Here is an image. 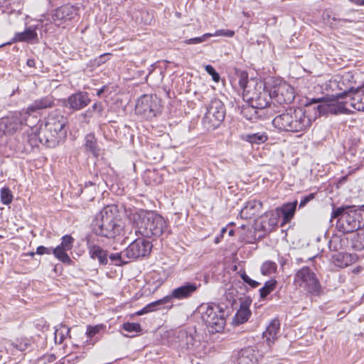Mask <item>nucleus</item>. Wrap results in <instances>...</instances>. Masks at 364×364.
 Listing matches in <instances>:
<instances>
[{
  "instance_id": "obj_1",
  "label": "nucleus",
  "mask_w": 364,
  "mask_h": 364,
  "mask_svg": "<svg viewBox=\"0 0 364 364\" xmlns=\"http://www.w3.org/2000/svg\"><path fill=\"white\" fill-rule=\"evenodd\" d=\"M67 123V119L63 114L53 112L43 125L39 128L34 127V132L27 136V141L31 146H38L40 142L47 147L54 148L65 139Z\"/></svg>"
},
{
  "instance_id": "obj_2",
  "label": "nucleus",
  "mask_w": 364,
  "mask_h": 364,
  "mask_svg": "<svg viewBox=\"0 0 364 364\" xmlns=\"http://www.w3.org/2000/svg\"><path fill=\"white\" fill-rule=\"evenodd\" d=\"M311 117L301 107L289 108L285 112L275 117L273 126L279 131L299 132L308 129L311 125Z\"/></svg>"
},
{
  "instance_id": "obj_3",
  "label": "nucleus",
  "mask_w": 364,
  "mask_h": 364,
  "mask_svg": "<svg viewBox=\"0 0 364 364\" xmlns=\"http://www.w3.org/2000/svg\"><path fill=\"white\" fill-rule=\"evenodd\" d=\"M118 218V210L114 205L105 206L96 215L92 222L94 232L100 236L114 238L122 230Z\"/></svg>"
},
{
  "instance_id": "obj_4",
  "label": "nucleus",
  "mask_w": 364,
  "mask_h": 364,
  "mask_svg": "<svg viewBox=\"0 0 364 364\" xmlns=\"http://www.w3.org/2000/svg\"><path fill=\"white\" fill-rule=\"evenodd\" d=\"M350 107L364 111V85L350 92L344 102H324L317 106L319 114H345L350 112Z\"/></svg>"
},
{
  "instance_id": "obj_5",
  "label": "nucleus",
  "mask_w": 364,
  "mask_h": 364,
  "mask_svg": "<svg viewBox=\"0 0 364 364\" xmlns=\"http://www.w3.org/2000/svg\"><path fill=\"white\" fill-rule=\"evenodd\" d=\"M364 210L355 206H342L333 210L331 219L337 218L336 228L343 233L353 232L362 226Z\"/></svg>"
},
{
  "instance_id": "obj_6",
  "label": "nucleus",
  "mask_w": 364,
  "mask_h": 364,
  "mask_svg": "<svg viewBox=\"0 0 364 364\" xmlns=\"http://www.w3.org/2000/svg\"><path fill=\"white\" fill-rule=\"evenodd\" d=\"M136 232L143 237H159L166 230V222L160 215L152 211L143 212L138 215Z\"/></svg>"
},
{
  "instance_id": "obj_7",
  "label": "nucleus",
  "mask_w": 364,
  "mask_h": 364,
  "mask_svg": "<svg viewBox=\"0 0 364 364\" xmlns=\"http://www.w3.org/2000/svg\"><path fill=\"white\" fill-rule=\"evenodd\" d=\"M201 318L212 333L222 331L225 326V311L215 304H203L198 308Z\"/></svg>"
},
{
  "instance_id": "obj_8",
  "label": "nucleus",
  "mask_w": 364,
  "mask_h": 364,
  "mask_svg": "<svg viewBox=\"0 0 364 364\" xmlns=\"http://www.w3.org/2000/svg\"><path fill=\"white\" fill-rule=\"evenodd\" d=\"M28 115L23 109L15 112L3 117L0 120V132L5 135H12L18 130L23 129V126L28 127L26 132L28 135L34 132V124H30Z\"/></svg>"
},
{
  "instance_id": "obj_9",
  "label": "nucleus",
  "mask_w": 364,
  "mask_h": 364,
  "mask_svg": "<svg viewBox=\"0 0 364 364\" xmlns=\"http://www.w3.org/2000/svg\"><path fill=\"white\" fill-rule=\"evenodd\" d=\"M225 109L223 103L218 99H213L206 107L203 118V124L207 130H214L223 122Z\"/></svg>"
},
{
  "instance_id": "obj_10",
  "label": "nucleus",
  "mask_w": 364,
  "mask_h": 364,
  "mask_svg": "<svg viewBox=\"0 0 364 364\" xmlns=\"http://www.w3.org/2000/svg\"><path fill=\"white\" fill-rule=\"evenodd\" d=\"M294 283L296 286L313 294H318L321 289L315 273L307 267H304L296 272Z\"/></svg>"
},
{
  "instance_id": "obj_11",
  "label": "nucleus",
  "mask_w": 364,
  "mask_h": 364,
  "mask_svg": "<svg viewBox=\"0 0 364 364\" xmlns=\"http://www.w3.org/2000/svg\"><path fill=\"white\" fill-rule=\"evenodd\" d=\"M160 100L156 95H144L136 102L135 112L145 119H151L160 111Z\"/></svg>"
},
{
  "instance_id": "obj_12",
  "label": "nucleus",
  "mask_w": 364,
  "mask_h": 364,
  "mask_svg": "<svg viewBox=\"0 0 364 364\" xmlns=\"http://www.w3.org/2000/svg\"><path fill=\"white\" fill-rule=\"evenodd\" d=\"M272 104L283 105L290 104L295 97L294 88L286 82H276L270 88Z\"/></svg>"
},
{
  "instance_id": "obj_13",
  "label": "nucleus",
  "mask_w": 364,
  "mask_h": 364,
  "mask_svg": "<svg viewBox=\"0 0 364 364\" xmlns=\"http://www.w3.org/2000/svg\"><path fill=\"white\" fill-rule=\"evenodd\" d=\"M54 105L51 97L46 96L33 101L26 109H23L28 115L30 124L34 126L40 122V111L44 109L52 107Z\"/></svg>"
},
{
  "instance_id": "obj_14",
  "label": "nucleus",
  "mask_w": 364,
  "mask_h": 364,
  "mask_svg": "<svg viewBox=\"0 0 364 364\" xmlns=\"http://www.w3.org/2000/svg\"><path fill=\"white\" fill-rule=\"evenodd\" d=\"M152 248L151 243L144 238L139 237L134 240L124 250V255L127 259H137L148 255Z\"/></svg>"
},
{
  "instance_id": "obj_15",
  "label": "nucleus",
  "mask_w": 364,
  "mask_h": 364,
  "mask_svg": "<svg viewBox=\"0 0 364 364\" xmlns=\"http://www.w3.org/2000/svg\"><path fill=\"white\" fill-rule=\"evenodd\" d=\"M255 91L251 92L246 96L247 101L257 109H264L272 104V98L270 95V89L266 90L259 85V89L255 88Z\"/></svg>"
},
{
  "instance_id": "obj_16",
  "label": "nucleus",
  "mask_w": 364,
  "mask_h": 364,
  "mask_svg": "<svg viewBox=\"0 0 364 364\" xmlns=\"http://www.w3.org/2000/svg\"><path fill=\"white\" fill-rule=\"evenodd\" d=\"M60 245L53 250V254L55 257L64 264H70L72 260L67 254V251L70 250L73 247L74 238L66 235L62 237Z\"/></svg>"
},
{
  "instance_id": "obj_17",
  "label": "nucleus",
  "mask_w": 364,
  "mask_h": 364,
  "mask_svg": "<svg viewBox=\"0 0 364 364\" xmlns=\"http://www.w3.org/2000/svg\"><path fill=\"white\" fill-rule=\"evenodd\" d=\"M199 285L196 283L186 282L184 284L173 289L171 294L168 295L169 301L172 299L183 300L186 299L193 296L197 291Z\"/></svg>"
},
{
  "instance_id": "obj_18",
  "label": "nucleus",
  "mask_w": 364,
  "mask_h": 364,
  "mask_svg": "<svg viewBox=\"0 0 364 364\" xmlns=\"http://www.w3.org/2000/svg\"><path fill=\"white\" fill-rule=\"evenodd\" d=\"M77 15L76 9L70 5H65L58 8L52 16L53 22L60 26L68 21H71Z\"/></svg>"
},
{
  "instance_id": "obj_19",
  "label": "nucleus",
  "mask_w": 364,
  "mask_h": 364,
  "mask_svg": "<svg viewBox=\"0 0 364 364\" xmlns=\"http://www.w3.org/2000/svg\"><path fill=\"white\" fill-rule=\"evenodd\" d=\"M91 100L86 92L72 94L65 102V107L73 110H80L89 105Z\"/></svg>"
},
{
  "instance_id": "obj_20",
  "label": "nucleus",
  "mask_w": 364,
  "mask_h": 364,
  "mask_svg": "<svg viewBox=\"0 0 364 364\" xmlns=\"http://www.w3.org/2000/svg\"><path fill=\"white\" fill-rule=\"evenodd\" d=\"M322 89L327 92V95L331 96V99H318L317 102L323 104L324 102H338L337 100L341 98V92H338V84L336 82V75L333 76L329 80L325 82L322 86Z\"/></svg>"
},
{
  "instance_id": "obj_21",
  "label": "nucleus",
  "mask_w": 364,
  "mask_h": 364,
  "mask_svg": "<svg viewBox=\"0 0 364 364\" xmlns=\"http://www.w3.org/2000/svg\"><path fill=\"white\" fill-rule=\"evenodd\" d=\"M87 247L90 257L93 259H97L100 264L105 265L108 262V255L106 250H104L100 246L92 244L87 240Z\"/></svg>"
},
{
  "instance_id": "obj_22",
  "label": "nucleus",
  "mask_w": 364,
  "mask_h": 364,
  "mask_svg": "<svg viewBox=\"0 0 364 364\" xmlns=\"http://www.w3.org/2000/svg\"><path fill=\"white\" fill-rule=\"evenodd\" d=\"M262 208V203L259 200H252L248 201L246 205L241 210L240 215L242 218L250 219L259 214Z\"/></svg>"
},
{
  "instance_id": "obj_23",
  "label": "nucleus",
  "mask_w": 364,
  "mask_h": 364,
  "mask_svg": "<svg viewBox=\"0 0 364 364\" xmlns=\"http://www.w3.org/2000/svg\"><path fill=\"white\" fill-rule=\"evenodd\" d=\"M280 323L278 320H273L263 333V339L270 346L277 339Z\"/></svg>"
},
{
  "instance_id": "obj_24",
  "label": "nucleus",
  "mask_w": 364,
  "mask_h": 364,
  "mask_svg": "<svg viewBox=\"0 0 364 364\" xmlns=\"http://www.w3.org/2000/svg\"><path fill=\"white\" fill-rule=\"evenodd\" d=\"M257 356L255 350L252 348L242 349L238 353L235 364H257Z\"/></svg>"
},
{
  "instance_id": "obj_25",
  "label": "nucleus",
  "mask_w": 364,
  "mask_h": 364,
  "mask_svg": "<svg viewBox=\"0 0 364 364\" xmlns=\"http://www.w3.org/2000/svg\"><path fill=\"white\" fill-rule=\"evenodd\" d=\"M279 217V213L277 209L275 211L266 213L261 222L262 228L267 231H272L277 226Z\"/></svg>"
},
{
  "instance_id": "obj_26",
  "label": "nucleus",
  "mask_w": 364,
  "mask_h": 364,
  "mask_svg": "<svg viewBox=\"0 0 364 364\" xmlns=\"http://www.w3.org/2000/svg\"><path fill=\"white\" fill-rule=\"evenodd\" d=\"M297 201L284 204L281 208H277V211L282 215L284 223H289L294 215Z\"/></svg>"
},
{
  "instance_id": "obj_27",
  "label": "nucleus",
  "mask_w": 364,
  "mask_h": 364,
  "mask_svg": "<svg viewBox=\"0 0 364 364\" xmlns=\"http://www.w3.org/2000/svg\"><path fill=\"white\" fill-rule=\"evenodd\" d=\"M38 35L36 31V28H33L32 27H28L24 31L16 33L14 36L15 41L19 42H33L35 40H37Z\"/></svg>"
},
{
  "instance_id": "obj_28",
  "label": "nucleus",
  "mask_w": 364,
  "mask_h": 364,
  "mask_svg": "<svg viewBox=\"0 0 364 364\" xmlns=\"http://www.w3.org/2000/svg\"><path fill=\"white\" fill-rule=\"evenodd\" d=\"M348 77L345 76L336 75V82L338 84V92H341V98L344 96L346 98L350 95V92L353 91V87L348 83Z\"/></svg>"
},
{
  "instance_id": "obj_29",
  "label": "nucleus",
  "mask_w": 364,
  "mask_h": 364,
  "mask_svg": "<svg viewBox=\"0 0 364 364\" xmlns=\"http://www.w3.org/2000/svg\"><path fill=\"white\" fill-rule=\"evenodd\" d=\"M85 147L93 156H97L100 154V149L97 146L95 137L93 134H89L85 136Z\"/></svg>"
},
{
  "instance_id": "obj_30",
  "label": "nucleus",
  "mask_w": 364,
  "mask_h": 364,
  "mask_svg": "<svg viewBox=\"0 0 364 364\" xmlns=\"http://www.w3.org/2000/svg\"><path fill=\"white\" fill-rule=\"evenodd\" d=\"M168 302H170L169 297L168 296H166L161 299H159L157 301H155L154 302L149 304L145 307H144L141 311H139L137 313V314L142 315L144 314L151 312L153 311L156 310L159 306L167 304Z\"/></svg>"
},
{
  "instance_id": "obj_31",
  "label": "nucleus",
  "mask_w": 364,
  "mask_h": 364,
  "mask_svg": "<svg viewBox=\"0 0 364 364\" xmlns=\"http://www.w3.org/2000/svg\"><path fill=\"white\" fill-rule=\"evenodd\" d=\"M70 328L65 324H60L55 329V342L61 344L70 334Z\"/></svg>"
},
{
  "instance_id": "obj_32",
  "label": "nucleus",
  "mask_w": 364,
  "mask_h": 364,
  "mask_svg": "<svg viewBox=\"0 0 364 364\" xmlns=\"http://www.w3.org/2000/svg\"><path fill=\"white\" fill-rule=\"evenodd\" d=\"M245 139L251 144H260L265 142L268 139V136L264 132H257L246 134Z\"/></svg>"
},
{
  "instance_id": "obj_33",
  "label": "nucleus",
  "mask_w": 364,
  "mask_h": 364,
  "mask_svg": "<svg viewBox=\"0 0 364 364\" xmlns=\"http://www.w3.org/2000/svg\"><path fill=\"white\" fill-rule=\"evenodd\" d=\"M351 245L358 251L364 250V232H357L351 239Z\"/></svg>"
},
{
  "instance_id": "obj_34",
  "label": "nucleus",
  "mask_w": 364,
  "mask_h": 364,
  "mask_svg": "<svg viewBox=\"0 0 364 364\" xmlns=\"http://www.w3.org/2000/svg\"><path fill=\"white\" fill-rule=\"evenodd\" d=\"M277 269V265L274 262L267 260L261 265L260 272L263 275L269 276L276 273Z\"/></svg>"
},
{
  "instance_id": "obj_35",
  "label": "nucleus",
  "mask_w": 364,
  "mask_h": 364,
  "mask_svg": "<svg viewBox=\"0 0 364 364\" xmlns=\"http://www.w3.org/2000/svg\"><path fill=\"white\" fill-rule=\"evenodd\" d=\"M277 281L275 279H270L265 282L264 287L259 289V294L262 299H265L267 295L272 292L277 287Z\"/></svg>"
},
{
  "instance_id": "obj_36",
  "label": "nucleus",
  "mask_w": 364,
  "mask_h": 364,
  "mask_svg": "<svg viewBox=\"0 0 364 364\" xmlns=\"http://www.w3.org/2000/svg\"><path fill=\"white\" fill-rule=\"evenodd\" d=\"M250 315V309L247 307L241 306L235 316V321L237 323H243L248 320Z\"/></svg>"
},
{
  "instance_id": "obj_37",
  "label": "nucleus",
  "mask_w": 364,
  "mask_h": 364,
  "mask_svg": "<svg viewBox=\"0 0 364 364\" xmlns=\"http://www.w3.org/2000/svg\"><path fill=\"white\" fill-rule=\"evenodd\" d=\"M241 114L249 120L256 119L257 116V109L250 104L242 106Z\"/></svg>"
},
{
  "instance_id": "obj_38",
  "label": "nucleus",
  "mask_w": 364,
  "mask_h": 364,
  "mask_svg": "<svg viewBox=\"0 0 364 364\" xmlns=\"http://www.w3.org/2000/svg\"><path fill=\"white\" fill-rule=\"evenodd\" d=\"M349 257L350 255L341 252L333 256L335 264L341 268H343L348 265Z\"/></svg>"
},
{
  "instance_id": "obj_39",
  "label": "nucleus",
  "mask_w": 364,
  "mask_h": 364,
  "mask_svg": "<svg viewBox=\"0 0 364 364\" xmlns=\"http://www.w3.org/2000/svg\"><path fill=\"white\" fill-rule=\"evenodd\" d=\"M179 337L181 339V342L186 346V348H191L195 343V338L191 334H188L186 331H181L179 332Z\"/></svg>"
},
{
  "instance_id": "obj_40",
  "label": "nucleus",
  "mask_w": 364,
  "mask_h": 364,
  "mask_svg": "<svg viewBox=\"0 0 364 364\" xmlns=\"http://www.w3.org/2000/svg\"><path fill=\"white\" fill-rule=\"evenodd\" d=\"M126 255H124V251L122 252L112 253L109 255V258L111 262L115 265H122L127 263L124 259Z\"/></svg>"
},
{
  "instance_id": "obj_41",
  "label": "nucleus",
  "mask_w": 364,
  "mask_h": 364,
  "mask_svg": "<svg viewBox=\"0 0 364 364\" xmlns=\"http://www.w3.org/2000/svg\"><path fill=\"white\" fill-rule=\"evenodd\" d=\"M13 200V195L9 188L4 187L1 189V201L4 205L10 204Z\"/></svg>"
},
{
  "instance_id": "obj_42",
  "label": "nucleus",
  "mask_w": 364,
  "mask_h": 364,
  "mask_svg": "<svg viewBox=\"0 0 364 364\" xmlns=\"http://www.w3.org/2000/svg\"><path fill=\"white\" fill-rule=\"evenodd\" d=\"M346 22H350V21L346 18H338L335 16L328 17V23L330 26L334 28L343 26Z\"/></svg>"
},
{
  "instance_id": "obj_43",
  "label": "nucleus",
  "mask_w": 364,
  "mask_h": 364,
  "mask_svg": "<svg viewBox=\"0 0 364 364\" xmlns=\"http://www.w3.org/2000/svg\"><path fill=\"white\" fill-rule=\"evenodd\" d=\"M211 36H212V33H208L203 34V36H201L200 37H196V38L187 39L184 41V43L188 45L198 44V43H201L207 41L208 38Z\"/></svg>"
},
{
  "instance_id": "obj_44",
  "label": "nucleus",
  "mask_w": 364,
  "mask_h": 364,
  "mask_svg": "<svg viewBox=\"0 0 364 364\" xmlns=\"http://www.w3.org/2000/svg\"><path fill=\"white\" fill-rule=\"evenodd\" d=\"M239 85L241 88L243 89L245 97L249 95L251 92V85L250 82L247 81V77L246 76H242L239 81Z\"/></svg>"
},
{
  "instance_id": "obj_45",
  "label": "nucleus",
  "mask_w": 364,
  "mask_h": 364,
  "mask_svg": "<svg viewBox=\"0 0 364 364\" xmlns=\"http://www.w3.org/2000/svg\"><path fill=\"white\" fill-rule=\"evenodd\" d=\"M103 330V325H96L95 326H88L87 327L86 335L92 338L97 334H99Z\"/></svg>"
},
{
  "instance_id": "obj_46",
  "label": "nucleus",
  "mask_w": 364,
  "mask_h": 364,
  "mask_svg": "<svg viewBox=\"0 0 364 364\" xmlns=\"http://www.w3.org/2000/svg\"><path fill=\"white\" fill-rule=\"evenodd\" d=\"M123 329L127 332L137 333L141 331V326L137 323H125Z\"/></svg>"
},
{
  "instance_id": "obj_47",
  "label": "nucleus",
  "mask_w": 364,
  "mask_h": 364,
  "mask_svg": "<svg viewBox=\"0 0 364 364\" xmlns=\"http://www.w3.org/2000/svg\"><path fill=\"white\" fill-rule=\"evenodd\" d=\"M329 249L333 251H337L341 247V240L338 237L332 238L328 242Z\"/></svg>"
},
{
  "instance_id": "obj_48",
  "label": "nucleus",
  "mask_w": 364,
  "mask_h": 364,
  "mask_svg": "<svg viewBox=\"0 0 364 364\" xmlns=\"http://www.w3.org/2000/svg\"><path fill=\"white\" fill-rule=\"evenodd\" d=\"M205 71L212 76L213 80L215 82H218L220 80V75L219 74L215 71V68L210 65H207L205 66Z\"/></svg>"
},
{
  "instance_id": "obj_49",
  "label": "nucleus",
  "mask_w": 364,
  "mask_h": 364,
  "mask_svg": "<svg viewBox=\"0 0 364 364\" xmlns=\"http://www.w3.org/2000/svg\"><path fill=\"white\" fill-rule=\"evenodd\" d=\"M241 278L242 280L250 287L253 288H256L259 285V283L257 281L252 279L249 276L246 274L245 272L241 274Z\"/></svg>"
},
{
  "instance_id": "obj_50",
  "label": "nucleus",
  "mask_w": 364,
  "mask_h": 364,
  "mask_svg": "<svg viewBox=\"0 0 364 364\" xmlns=\"http://www.w3.org/2000/svg\"><path fill=\"white\" fill-rule=\"evenodd\" d=\"M234 35L235 32L233 31L225 29L217 30L214 33H212V36H223L230 38L233 37Z\"/></svg>"
},
{
  "instance_id": "obj_51",
  "label": "nucleus",
  "mask_w": 364,
  "mask_h": 364,
  "mask_svg": "<svg viewBox=\"0 0 364 364\" xmlns=\"http://www.w3.org/2000/svg\"><path fill=\"white\" fill-rule=\"evenodd\" d=\"M53 249H50V248L46 247L44 246H39L36 250V253L38 255H44V254L50 255V254L53 253Z\"/></svg>"
},
{
  "instance_id": "obj_52",
  "label": "nucleus",
  "mask_w": 364,
  "mask_h": 364,
  "mask_svg": "<svg viewBox=\"0 0 364 364\" xmlns=\"http://www.w3.org/2000/svg\"><path fill=\"white\" fill-rule=\"evenodd\" d=\"M314 198V194L311 193L309 196H306L304 197L299 203V208H302L306 205L307 203H309L311 200H312Z\"/></svg>"
},
{
  "instance_id": "obj_53",
  "label": "nucleus",
  "mask_w": 364,
  "mask_h": 364,
  "mask_svg": "<svg viewBox=\"0 0 364 364\" xmlns=\"http://www.w3.org/2000/svg\"><path fill=\"white\" fill-rule=\"evenodd\" d=\"M90 109L92 110V112L96 111L101 114L103 110V106L101 102H95Z\"/></svg>"
},
{
  "instance_id": "obj_54",
  "label": "nucleus",
  "mask_w": 364,
  "mask_h": 364,
  "mask_svg": "<svg viewBox=\"0 0 364 364\" xmlns=\"http://www.w3.org/2000/svg\"><path fill=\"white\" fill-rule=\"evenodd\" d=\"M227 228H223L221 229L220 233L218 235H217L214 239V242L215 244H218L220 242L221 238L223 237L224 234L227 232Z\"/></svg>"
},
{
  "instance_id": "obj_55",
  "label": "nucleus",
  "mask_w": 364,
  "mask_h": 364,
  "mask_svg": "<svg viewBox=\"0 0 364 364\" xmlns=\"http://www.w3.org/2000/svg\"><path fill=\"white\" fill-rule=\"evenodd\" d=\"M81 117L85 119H90L92 117V110L88 109L85 112L81 114Z\"/></svg>"
},
{
  "instance_id": "obj_56",
  "label": "nucleus",
  "mask_w": 364,
  "mask_h": 364,
  "mask_svg": "<svg viewBox=\"0 0 364 364\" xmlns=\"http://www.w3.org/2000/svg\"><path fill=\"white\" fill-rule=\"evenodd\" d=\"M349 1L360 6H364V0H348Z\"/></svg>"
},
{
  "instance_id": "obj_57",
  "label": "nucleus",
  "mask_w": 364,
  "mask_h": 364,
  "mask_svg": "<svg viewBox=\"0 0 364 364\" xmlns=\"http://www.w3.org/2000/svg\"><path fill=\"white\" fill-rule=\"evenodd\" d=\"M88 185H89V186H92V187H93V188H94V189H95V183H92V182H91V181H89V182H87V183H85V186L84 190H82V191H86V189L88 188Z\"/></svg>"
},
{
  "instance_id": "obj_58",
  "label": "nucleus",
  "mask_w": 364,
  "mask_h": 364,
  "mask_svg": "<svg viewBox=\"0 0 364 364\" xmlns=\"http://www.w3.org/2000/svg\"><path fill=\"white\" fill-rule=\"evenodd\" d=\"M27 65L29 67H34L35 65V61L33 59H28L27 60Z\"/></svg>"
},
{
  "instance_id": "obj_59",
  "label": "nucleus",
  "mask_w": 364,
  "mask_h": 364,
  "mask_svg": "<svg viewBox=\"0 0 364 364\" xmlns=\"http://www.w3.org/2000/svg\"><path fill=\"white\" fill-rule=\"evenodd\" d=\"M47 358H48V360L49 362H53V361H54V360H55V355H49Z\"/></svg>"
},
{
  "instance_id": "obj_60",
  "label": "nucleus",
  "mask_w": 364,
  "mask_h": 364,
  "mask_svg": "<svg viewBox=\"0 0 364 364\" xmlns=\"http://www.w3.org/2000/svg\"><path fill=\"white\" fill-rule=\"evenodd\" d=\"M105 87L104 86L103 87H102L101 89H100L97 92V96H100L105 91Z\"/></svg>"
},
{
  "instance_id": "obj_61",
  "label": "nucleus",
  "mask_w": 364,
  "mask_h": 364,
  "mask_svg": "<svg viewBox=\"0 0 364 364\" xmlns=\"http://www.w3.org/2000/svg\"><path fill=\"white\" fill-rule=\"evenodd\" d=\"M228 234L230 236H232L234 235V230H229Z\"/></svg>"
}]
</instances>
